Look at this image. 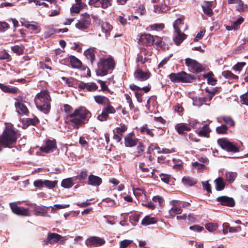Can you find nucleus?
I'll return each mask as SVG.
<instances>
[{"mask_svg":"<svg viewBox=\"0 0 248 248\" xmlns=\"http://www.w3.org/2000/svg\"><path fill=\"white\" fill-rule=\"evenodd\" d=\"M50 101L48 92L46 90L38 93L34 99L37 108L45 113H47L50 109Z\"/></svg>","mask_w":248,"mask_h":248,"instance_id":"f257e3e1","label":"nucleus"},{"mask_svg":"<svg viewBox=\"0 0 248 248\" xmlns=\"http://www.w3.org/2000/svg\"><path fill=\"white\" fill-rule=\"evenodd\" d=\"M89 111L85 107H80L76 109L70 117V122L72 125L78 129L80 125L85 123Z\"/></svg>","mask_w":248,"mask_h":248,"instance_id":"f03ea898","label":"nucleus"},{"mask_svg":"<svg viewBox=\"0 0 248 248\" xmlns=\"http://www.w3.org/2000/svg\"><path fill=\"white\" fill-rule=\"evenodd\" d=\"M115 67V62L112 57L102 58L98 64L96 74L100 76H104L108 74L109 70H113Z\"/></svg>","mask_w":248,"mask_h":248,"instance_id":"7ed1b4c3","label":"nucleus"},{"mask_svg":"<svg viewBox=\"0 0 248 248\" xmlns=\"http://www.w3.org/2000/svg\"><path fill=\"white\" fill-rule=\"evenodd\" d=\"M67 240V237L66 236L63 237L56 233H49L44 242L46 244H54L59 243L63 245Z\"/></svg>","mask_w":248,"mask_h":248,"instance_id":"20e7f679","label":"nucleus"},{"mask_svg":"<svg viewBox=\"0 0 248 248\" xmlns=\"http://www.w3.org/2000/svg\"><path fill=\"white\" fill-rule=\"evenodd\" d=\"M218 144L222 149L227 151L236 153L239 151L238 147L234 144L225 139H219L217 140Z\"/></svg>","mask_w":248,"mask_h":248,"instance_id":"39448f33","label":"nucleus"},{"mask_svg":"<svg viewBox=\"0 0 248 248\" xmlns=\"http://www.w3.org/2000/svg\"><path fill=\"white\" fill-rule=\"evenodd\" d=\"M116 112L115 108L110 104V103L105 106L100 114L97 116V119L100 121H106L109 114H114Z\"/></svg>","mask_w":248,"mask_h":248,"instance_id":"423d86ee","label":"nucleus"},{"mask_svg":"<svg viewBox=\"0 0 248 248\" xmlns=\"http://www.w3.org/2000/svg\"><path fill=\"white\" fill-rule=\"evenodd\" d=\"M84 17L78 20L76 24V27L81 31H85L88 29L91 24V19L89 15L84 13L82 15Z\"/></svg>","mask_w":248,"mask_h":248,"instance_id":"0eeeda50","label":"nucleus"},{"mask_svg":"<svg viewBox=\"0 0 248 248\" xmlns=\"http://www.w3.org/2000/svg\"><path fill=\"white\" fill-rule=\"evenodd\" d=\"M105 241L103 238L96 236H93L88 238L85 242L88 247H99L104 245Z\"/></svg>","mask_w":248,"mask_h":248,"instance_id":"6e6552de","label":"nucleus"},{"mask_svg":"<svg viewBox=\"0 0 248 248\" xmlns=\"http://www.w3.org/2000/svg\"><path fill=\"white\" fill-rule=\"evenodd\" d=\"M151 73L149 71H144L140 68H137L134 73V78L138 81H144L150 78Z\"/></svg>","mask_w":248,"mask_h":248,"instance_id":"1a4fd4ad","label":"nucleus"},{"mask_svg":"<svg viewBox=\"0 0 248 248\" xmlns=\"http://www.w3.org/2000/svg\"><path fill=\"white\" fill-rule=\"evenodd\" d=\"M185 63L189 69L194 72H200L202 71V66L195 60L190 58L185 60Z\"/></svg>","mask_w":248,"mask_h":248,"instance_id":"9d476101","label":"nucleus"},{"mask_svg":"<svg viewBox=\"0 0 248 248\" xmlns=\"http://www.w3.org/2000/svg\"><path fill=\"white\" fill-rule=\"evenodd\" d=\"M10 206L12 212L17 215L28 216L29 215V209L23 207L18 206L16 203H10Z\"/></svg>","mask_w":248,"mask_h":248,"instance_id":"9b49d317","label":"nucleus"},{"mask_svg":"<svg viewBox=\"0 0 248 248\" xmlns=\"http://www.w3.org/2000/svg\"><path fill=\"white\" fill-rule=\"evenodd\" d=\"M56 148V142L55 140H47L45 145L41 147L40 150L42 152L47 154L53 152Z\"/></svg>","mask_w":248,"mask_h":248,"instance_id":"f8f14e48","label":"nucleus"},{"mask_svg":"<svg viewBox=\"0 0 248 248\" xmlns=\"http://www.w3.org/2000/svg\"><path fill=\"white\" fill-rule=\"evenodd\" d=\"M139 43L143 46H151L154 44V36L150 34H143L141 35Z\"/></svg>","mask_w":248,"mask_h":248,"instance_id":"ddd939ff","label":"nucleus"},{"mask_svg":"<svg viewBox=\"0 0 248 248\" xmlns=\"http://www.w3.org/2000/svg\"><path fill=\"white\" fill-rule=\"evenodd\" d=\"M217 201L222 205L233 207L235 202L233 198L227 196H220L217 199Z\"/></svg>","mask_w":248,"mask_h":248,"instance_id":"4468645a","label":"nucleus"},{"mask_svg":"<svg viewBox=\"0 0 248 248\" xmlns=\"http://www.w3.org/2000/svg\"><path fill=\"white\" fill-rule=\"evenodd\" d=\"M170 204L172 205V207L169 210L170 215L173 216L174 215L180 214L182 213V209L178 201L172 200L170 201Z\"/></svg>","mask_w":248,"mask_h":248,"instance_id":"2eb2a0df","label":"nucleus"},{"mask_svg":"<svg viewBox=\"0 0 248 248\" xmlns=\"http://www.w3.org/2000/svg\"><path fill=\"white\" fill-rule=\"evenodd\" d=\"M173 28L175 31H184L187 28V25L185 24L183 18H179L173 22Z\"/></svg>","mask_w":248,"mask_h":248,"instance_id":"dca6fc26","label":"nucleus"},{"mask_svg":"<svg viewBox=\"0 0 248 248\" xmlns=\"http://www.w3.org/2000/svg\"><path fill=\"white\" fill-rule=\"evenodd\" d=\"M16 112L22 115H28L29 110L26 106L20 101H17L15 103Z\"/></svg>","mask_w":248,"mask_h":248,"instance_id":"f3484780","label":"nucleus"},{"mask_svg":"<svg viewBox=\"0 0 248 248\" xmlns=\"http://www.w3.org/2000/svg\"><path fill=\"white\" fill-rule=\"evenodd\" d=\"M102 182V179L93 174H90L88 176V184L93 186H99Z\"/></svg>","mask_w":248,"mask_h":248,"instance_id":"a211bd4d","label":"nucleus"},{"mask_svg":"<svg viewBox=\"0 0 248 248\" xmlns=\"http://www.w3.org/2000/svg\"><path fill=\"white\" fill-rule=\"evenodd\" d=\"M78 87L80 89L86 90L88 91H94L97 89L98 87L95 83H86L80 81L78 84Z\"/></svg>","mask_w":248,"mask_h":248,"instance_id":"6ab92c4d","label":"nucleus"},{"mask_svg":"<svg viewBox=\"0 0 248 248\" xmlns=\"http://www.w3.org/2000/svg\"><path fill=\"white\" fill-rule=\"evenodd\" d=\"M70 62L71 65L73 68L80 69L81 70H84L83 66L82 64L81 61L75 56H69Z\"/></svg>","mask_w":248,"mask_h":248,"instance_id":"aec40b11","label":"nucleus"},{"mask_svg":"<svg viewBox=\"0 0 248 248\" xmlns=\"http://www.w3.org/2000/svg\"><path fill=\"white\" fill-rule=\"evenodd\" d=\"M175 129L180 135L184 134L185 131H188L191 130V128L184 123L176 124L175 125Z\"/></svg>","mask_w":248,"mask_h":248,"instance_id":"412c9836","label":"nucleus"},{"mask_svg":"<svg viewBox=\"0 0 248 248\" xmlns=\"http://www.w3.org/2000/svg\"><path fill=\"white\" fill-rule=\"evenodd\" d=\"M176 34L173 37V41L177 46L179 45L186 38V35L183 31H175Z\"/></svg>","mask_w":248,"mask_h":248,"instance_id":"4be33fe9","label":"nucleus"},{"mask_svg":"<svg viewBox=\"0 0 248 248\" xmlns=\"http://www.w3.org/2000/svg\"><path fill=\"white\" fill-rule=\"evenodd\" d=\"M157 222V219L156 217H152L150 216H145L141 221V224L143 226H148L152 224H155Z\"/></svg>","mask_w":248,"mask_h":248,"instance_id":"5701e85b","label":"nucleus"},{"mask_svg":"<svg viewBox=\"0 0 248 248\" xmlns=\"http://www.w3.org/2000/svg\"><path fill=\"white\" fill-rule=\"evenodd\" d=\"M101 24L102 31L105 33L107 37L109 36L110 32L112 29V26L106 21H102Z\"/></svg>","mask_w":248,"mask_h":248,"instance_id":"b1692460","label":"nucleus"},{"mask_svg":"<svg viewBox=\"0 0 248 248\" xmlns=\"http://www.w3.org/2000/svg\"><path fill=\"white\" fill-rule=\"evenodd\" d=\"M94 99L96 103L104 106H106L110 103L109 99L108 97L102 95L94 96Z\"/></svg>","mask_w":248,"mask_h":248,"instance_id":"393cba45","label":"nucleus"},{"mask_svg":"<svg viewBox=\"0 0 248 248\" xmlns=\"http://www.w3.org/2000/svg\"><path fill=\"white\" fill-rule=\"evenodd\" d=\"M211 132V129L209 128V125L205 124L204 125L202 129L199 131L198 134L200 137H203L209 138V134Z\"/></svg>","mask_w":248,"mask_h":248,"instance_id":"a878e982","label":"nucleus"},{"mask_svg":"<svg viewBox=\"0 0 248 248\" xmlns=\"http://www.w3.org/2000/svg\"><path fill=\"white\" fill-rule=\"evenodd\" d=\"M84 55L88 59L91 61L92 63L95 60V49L94 48H89L86 50L84 52Z\"/></svg>","mask_w":248,"mask_h":248,"instance_id":"bb28decb","label":"nucleus"},{"mask_svg":"<svg viewBox=\"0 0 248 248\" xmlns=\"http://www.w3.org/2000/svg\"><path fill=\"white\" fill-rule=\"evenodd\" d=\"M180 82L183 83H189L193 80V77L184 71L181 72Z\"/></svg>","mask_w":248,"mask_h":248,"instance_id":"cd10ccee","label":"nucleus"},{"mask_svg":"<svg viewBox=\"0 0 248 248\" xmlns=\"http://www.w3.org/2000/svg\"><path fill=\"white\" fill-rule=\"evenodd\" d=\"M21 23L22 26H25L31 31H33L35 33H37L39 32L41 30L40 28L37 23H35V24H32L29 23L23 24L22 22H21Z\"/></svg>","mask_w":248,"mask_h":248,"instance_id":"c85d7f7f","label":"nucleus"},{"mask_svg":"<svg viewBox=\"0 0 248 248\" xmlns=\"http://www.w3.org/2000/svg\"><path fill=\"white\" fill-rule=\"evenodd\" d=\"M84 4L83 2H78L73 4L70 8V12L72 15L74 13L78 14L83 8Z\"/></svg>","mask_w":248,"mask_h":248,"instance_id":"c756f323","label":"nucleus"},{"mask_svg":"<svg viewBox=\"0 0 248 248\" xmlns=\"http://www.w3.org/2000/svg\"><path fill=\"white\" fill-rule=\"evenodd\" d=\"M211 3L209 1H205L202 5V8L203 12L206 15L211 16L213 14V11L211 8Z\"/></svg>","mask_w":248,"mask_h":248,"instance_id":"7c9ffc66","label":"nucleus"},{"mask_svg":"<svg viewBox=\"0 0 248 248\" xmlns=\"http://www.w3.org/2000/svg\"><path fill=\"white\" fill-rule=\"evenodd\" d=\"M0 89L5 93H17V89L16 87H10L9 86L0 83Z\"/></svg>","mask_w":248,"mask_h":248,"instance_id":"2f4dec72","label":"nucleus"},{"mask_svg":"<svg viewBox=\"0 0 248 248\" xmlns=\"http://www.w3.org/2000/svg\"><path fill=\"white\" fill-rule=\"evenodd\" d=\"M182 181L185 185H187L190 186H194L197 183L196 179L192 177H190L189 176H184L183 178Z\"/></svg>","mask_w":248,"mask_h":248,"instance_id":"473e14b6","label":"nucleus"},{"mask_svg":"<svg viewBox=\"0 0 248 248\" xmlns=\"http://www.w3.org/2000/svg\"><path fill=\"white\" fill-rule=\"evenodd\" d=\"M236 10L238 12H248V5L245 4L242 0H239L236 5Z\"/></svg>","mask_w":248,"mask_h":248,"instance_id":"72a5a7b5","label":"nucleus"},{"mask_svg":"<svg viewBox=\"0 0 248 248\" xmlns=\"http://www.w3.org/2000/svg\"><path fill=\"white\" fill-rule=\"evenodd\" d=\"M216 189L217 191L222 190L225 187V183L221 178H218L215 180Z\"/></svg>","mask_w":248,"mask_h":248,"instance_id":"f704fd0d","label":"nucleus"},{"mask_svg":"<svg viewBox=\"0 0 248 248\" xmlns=\"http://www.w3.org/2000/svg\"><path fill=\"white\" fill-rule=\"evenodd\" d=\"M124 143L126 147H133L136 145L137 140L132 139L129 136L124 138Z\"/></svg>","mask_w":248,"mask_h":248,"instance_id":"c9c22d12","label":"nucleus"},{"mask_svg":"<svg viewBox=\"0 0 248 248\" xmlns=\"http://www.w3.org/2000/svg\"><path fill=\"white\" fill-rule=\"evenodd\" d=\"M24 46L15 45L11 46V50L18 55H22L24 53Z\"/></svg>","mask_w":248,"mask_h":248,"instance_id":"e433bc0d","label":"nucleus"},{"mask_svg":"<svg viewBox=\"0 0 248 248\" xmlns=\"http://www.w3.org/2000/svg\"><path fill=\"white\" fill-rule=\"evenodd\" d=\"M222 75L226 78L229 79L237 80L238 77L234 75L231 71L226 70L222 72Z\"/></svg>","mask_w":248,"mask_h":248,"instance_id":"4c0bfd02","label":"nucleus"},{"mask_svg":"<svg viewBox=\"0 0 248 248\" xmlns=\"http://www.w3.org/2000/svg\"><path fill=\"white\" fill-rule=\"evenodd\" d=\"M74 185L72 178L63 179L61 183L62 187L66 188L71 187Z\"/></svg>","mask_w":248,"mask_h":248,"instance_id":"58836bf2","label":"nucleus"},{"mask_svg":"<svg viewBox=\"0 0 248 248\" xmlns=\"http://www.w3.org/2000/svg\"><path fill=\"white\" fill-rule=\"evenodd\" d=\"M213 74L211 72L208 73L205 75V78L207 79L208 83L211 85H215L217 81V80L213 78Z\"/></svg>","mask_w":248,"mask_h":248,"instance_id":"ea45409f","label":"nucleus"},{"mask_svg":"<svg viewBox=\"0 0 248 248\" xmlns=\"http://www.w3.org/2000/svg\"><path fill=\"white\" fill-rule=\"evenodd\" d=\"M170 80L174 82H180L181 77V72L177 73H172L169 75Z\"/></svg>","mask_w":248,"mask_h":248,"instance_id":"a19ab883","label":"nucleus"},{"mask_svg":"<svg viewBox=\"0 0 248 248\" xmlns=\"http://www.w3.org/2000/svg\"><path fill=\"white\" fill-rule=\"evenodd\" d=\"M55 33H57V29L53 27H48L44 32V37L45 38H48Z\"/></svg>","mask_w":248,"mask_h":248,"instance_id":"79ce46f5","label":"nucleus"},{"mask_svg":"<svg viewBox=\"0 0 248 248\" xmlns=\"http://www.w3.org/2000/svg\"><path fill=\"white\" fill-rule=\"evenodd\" d=\"M192 167L194 169L196 170L199 172L203 170L206 168L204 164L200 163L198 162L192 163Z\"/></svg>","mask_w":248,"mask_h":248,"instance_id":"37998d69","label":"nucleus"},{"mask_svg":"<svg viewBox=\"0 0 248 248\" xmlns=\"http://www.w3.org/2000/svg\"><path fill=\"white\" fill-rule=\"evenodd\" d=\"M113 0H100V4L102 9H106L112 6Z\"/></svg>","mask_w":248,"mask_h":248,"instance_id":"c03bdc74","label":"nucleus"},{"mask_svg":"<svg viewBox=\"0 0 248 248\" xmlns=\"http://www.w3.org/2000/svg\"><path fill=\"white\" fill-rule=\"evenodd\" d=\"M188 125L190 128L198 129L200 127L201 124L199 121L195 119H191L189 120Z\"/></svg>","mask_w":248,"mask_h":248,"instance_id":"a18cd8bd","label":"nucleus"},{"mask_svg":"<svg viewBox=\"0 0 248 248\" xmlns=\"http://www.w3.org/2000/svg\"><path fill=\"white\" fill-rule=\"evenodd\" d=\"M216 131L217 134H225L228 131V127L225 124H222L220 126L216 127Z\"/></svg>","mask_w":248,"mask_h":248,"instance_id":"49530a36","label":"nucleus"},{"mask_svg":"<svg viewBox=\"0 0 248 248\" xmlns=\"http://www.w3.org/2000/svg\"><path fill=\"white\" fill-rule=\"evenodd\" d=\"M141 133H146L147 135L153 137L154 134L152 131V129H149L147 124L143 125L140 128Z\"/></svg>","mask_w":248,"mask_h":248,"instance_id":"de8ad7c7","label":"nucleus"},{"mask_svg":"<svg viewBox=\"0 0 248 248\" xmlns=\"http://www.w3.org/2000/svg\"><path fill=\"white\" fill-rule=\"evenodd\" d=\"M173 168L177 170H180L183 166V162L182 160L177 159H173Z\"/></svg>","mask_w":248,"mask_h":248,"instance_id":"09e8293b","label":"nucleus"},{"mask_svg":"<svg viewBox=\"0 0 248 248\" xmlns=\"http://www.w3.org/2000/svg\"><path fill=\"white\" fill-rule=\"evenodd\" d=\"M225 176L226 181L232 182L235 180L236 174L232 172H228L226 173Z\"/></svg>","mask_w":248,"mask_h":248,"instance_id":"8fccbe9b","label":"nucleus"},{"mask_svg":"<svg viewBox=\"0 0 248 248\" xmlns=\"http://www.w3.org/2000/svg\"><path fill=\"white\" fill-rule=\"evenodd\" d=\"M44 186L49 188H53L55 187L57 184V181H49V180H44Z\"/></svg>","mask_w":248,"mask_h":248,"instance_id":"3c124183","label":"nucleus"},{"mask_svg":"<svg viewBox=\"0 0 248 248\" xmlns=\"http://www.w3.org/2000/svg\"><path fill=\"white\" fill-rule=\"evenodd\" d=\"M221 119L225 123L231 126H233L235 124L234 121L230 116H223L221 117Z\"/></svg>","mask_w":248,"mask_h":248,"instance_id":"603ef678","label":"nucleus"},{"mask_svg":"<svg viewBox=\"0 0 248 248\" xmlns=\"http://www.w3.org/2000/svg\"><path fill=\"white\" fill-rule=\"evenodd\" d=\"M206 101L205 97H199L194 99L193 101V105L196 106H201Z\"/></svg>","mask_w":248,"mask_h":248,"instance_id":"864d4df0","label":"nucleus"},{"mask_svg":"<svg viewBox=\"0 0 248 248\" xmlns=\"http://www.w3.org/2000/svg\"><path fill=\"white\" fill-rule=\"evenodd\" d=\"M218 91V88L215 87L211 89H206L205 90V92L209 93V100H211L213 96L215 95V93Z\"/></svg>","mask_w":248,"mask_h":248,"instance_id":"5fc2aeb1","label":"nucleus"},{"mask_svg":"<svg viewBox=\"0 0 248 248\" xmlns=\"http://www.w3.org/2000/svg\"><path fill=\"white\" fill-rule=\"evenodd\" d=\"M102 202L106 206H110L112 207L114 206L115 204L114 200L107 198L102 200Z\"/></svg>","mask_w":248,"mask_h":248,"instance_id":"6e6d98bb","label":"nucleus"},{"mask_svg":"<svg viewBox=\"0 0 248 248\" xmlns=\"http://www.w3.org/2000/svg\"><path fill=\"white\" fill-rule=\"evenodd\" d=\"M155 10L156 12H160L165 13L169 10V7L166 5H162L160 7L158 6H154Z\"/></svg>","mask_w":248,"mask_h":248,"instance_id":"4d7b16f0","label":"nucleus"},{"mask_svg":"<svg viewBox=\"0 0 248 248\" xmlns=\"http://www.w3.org/2000/svg\"><path fill=\"white\" fill-rule=\"evenodd\" d=\"M64 112L66 113L67 115L69 117L71 116L73 113V108L68 104H65L63 106Z\"/></svg>","mask_w":248,"mask_h":248,"instance_id":"13d9d810","label":"nucleus"},{"mask_svg":"<svg viewBox=\"0 0 248 248\" xmlns=\"http://www.w3.org/2000/svg\"><path fill=\"white\" fill-rule=\"evenodd\" d=\"M140 216L138 214H134L129 216V220L133 225H136L139 221Z\"/></svg>","mask_w":248,"mask_h":248,"instance_id":"bf43d9fd","label":"nucleus"},{"mask_svg":"<svg viewBox=\"0 0 248 248\" xmlns=\"http://www.w3.org/2000/svg\"><path fill=\"white\" fill-rule=\"evenodd\" d=\"M61 79L65 82V83L68 85V86H72L75 82V79L73 78L70 77L67 78L64 77H62Z\"/></svg>","mask_w":248,"mask_h":248,"instance_id":"052dcab7","label":"nucleus"},{"mask_svg":"<svg viewBox=\"0 0 248 248\" xmlns=\"http://www.w3.org/2000/svg\"><path fill=\"white\" fill-rule=\"evenodd\" d=\"M205 228L209 232H212L217 228V223H209L205 225Z\"/></svg>","mask_w":248,"mask_h":248,"instance_id":"680f3d73","label":"nucleus"},{"mask_svg":"<svg viewBox=\"0 0 248 248\" xmlns=\"http://www.w3.org/2000/svg\"><path fill=\"white\" fill-rule=\"evenodd\" d=\"M26 122L29 124L35 125L39 123V120L37 117H36V116H34L32 118H27L26 120Z\"/></svg>","mask_w":248,"mask_h":248,"instance_id":"e2e57ef3","label":"nucleus"},{"mask_svg":"<svg viewBox=\"0 0 248 248\" xmlns=\"http://www.w3.org/2000/svg\"><path fill=\"white\" fill-rule=\"evenodd\" d=\"M154 44L158 47H164V46H162L161 45L163 44L162 39L157 36L154 37Z\"/></svg>","mask_w":248,"mask_h":248,"instance_id":"0e129e2a","label":"nucleus"},{"mask_svg":"<svg viewBox=\"0 0 248 248\" xmlns=\"http://www.w3.org/2000/svg\"><path fill=\"white\" fill-rule=\"evenodd\" d=\"M246 64L245 62H237L233 66L232 69L235 71H240Z\"/></svg>","mask_w":248,"mask_h":248,"instance_id":"69168bd1","label":"nucleus"},{"mask_svg":"<svg viewBox=\"0 0 248 248\" xmlns=\"http://www.w3.org/2000/svg\"><path fill=\"white\" fill-rule=\"evenodd\" d=\"M132 242V241L129 240H124L121 241L120 243V248H126Z\"/></svg>","mask_w":248,"mask_h":248,"instance_id":"338daca9","label":"nucleus"},{"mask_svg":"<svg viewBox=\"0 0 248 248\" xmlns=\"http://www.w3.org/2000/svg\"><path fill=\"white\" fill-rule=\"evenodd\" d=\"M241 101L243 104L248 106V91L241 96Z\"/></svg>","mask_w":248,"mask_h":248,"instance_id":"774afa93","label":"nucleus"}]
</instances>
